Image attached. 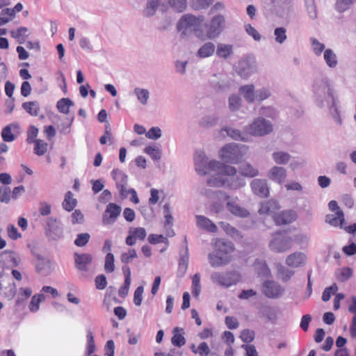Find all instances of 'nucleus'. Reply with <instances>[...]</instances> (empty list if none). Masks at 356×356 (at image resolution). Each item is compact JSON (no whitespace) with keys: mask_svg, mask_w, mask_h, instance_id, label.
Returning <instances> with one entry per match:
<instances>
[{"mask_svg":"<svg viewBox=\"0 0 356 356\" xmlns=\"http://www.w3.org/2000/svg\"><path fill=\"white\" fill-rule=\"evenodd\" d=\"M316 100L320 106H324L325 103L329 106L330 114L338 125L342 124L338 104L339 101L334 98L332 88L327 80H321L315 88Z\"/></svg>","mask_w":356,"mask_h":356,"instance_id":"f257e3e1","label":"nucleus"},{"mask_svg":"<svg viewBox=\"0 0 356 356\" xmlns=\"http://www.w3.org/2000/svg\"><path fill=\"white\" fill-rule=\"evenodd\" d=\"M204 19L205 18L202 15H195L191 13L184 14L177 23V31L181 38H188L193 35L201 41L202 27Z\"/></svg>","mask_w":356,"mask_h":356,"instance_id":"f03ea898","label":"nucleus"},{"mask_svg":"<svg viewBox=\"0 0 356 356\" xmlns=\"http://www.w3.org/2000/svg\"><path fill=\"white\" fill-rule=\"evenodd\" d=\"M214 248L215 250L208 255L209 262L212 267L224 266L231 262L234 250L232 242L217 239Z\"/></svg>","mask_w":356,"mask_h":356,"instance_id":"7ed1b4c3","label":"nucleus"},{"mask_svg":"<svg viewBox=\"0 0 356 356\" xmlns=\"http://www.w3.org/2000/svg\"><path fill=\"white\" fill-rule=\"evenodd\" d=\"M225 29V17L220 14L213 16L208 23H202L201 41L218 38Z\"/></svg>","mask_w":356,"mask_h":356,"instance_id":"20e7f679","label":"nucleus"},{"mask_svg":"<svg viewBox=\"0 0 356 356\" xmlns=\"http://www.w3.org/2000/svg\"><path fill=\"white\" fill-rule=\"evenodd\" d=\"M248 147L244 145L227 144L219 152L220 158L227 163H238L246 154Z\"/></svg>","mask_w":356,"mask_h":356,"instance_id":"39448f33","label":"nucleus"},{"mask_svg":"<svg viewBox=\"0 0 356 356\" xmlns=\"http://www.w3.org/2000/svg\"><path fill=\"white\" fill-rule=\"evenodd\" d=\"M244 131L250 136L261 137L273 131V124L263 117H257L244 128Z\"/></svg>","mask_w":356,"mask_h":356,"instance_id":"423d86ee","label":"nucleus"},{"mask_svg":"<svg viewBox=\"0 0 356 356\" xmlns=\"http://www.w3.org/2000/svg\"><path fill=\"white\" fill-rule=\"evenodd\" d=\"M194 163L196 172L200 175L208 174L209 170H218L222 166V163L216 160L209 161L203 152H196L194 155Z\"/></svg>","mask_w":356,"mask_h":356,"instance_id":"0eeeda50","label":"nucleus"},{"mask_svg":"<svg viewBox=\"0 0 356 356\" xmlns=\"http://www.w3.org/2000/svg\"><path fill=\"white\" fill-rule=\"evenodd\" d=\"M218 170H220L225 176V188L238 190L245 185V180L236 175V168L222 163V166Z\"/></svg>","mask_w":356,"mask_h":356,"instance_id":"6e6552de","label":"nucleus"},{"mask_svg":"<svg viewBox=\"0 0 356 356\" xmlns=\"http://www.w3.org/2000/svg\"><path fill=\"white\" fill-rule=\"evenodd\" d=\"M293 245L292 237L285 233L277 232L272 234L268 247L274 252L281 253L291 249Z\"/></svg>","mask_w":356,"mask_h":356,"instance_id":"1a4fd4ad","label":"nucleus"},{"mask_svg":"<svg viewBox=\"0 0 356 356\" xmlns=\"http://www.w3.org/2000/svg\"><path fill=\"white\" fill-rule=\"evenodd\" d=\"M210 278L216 285L229 288L240 281L241 275L236 271L213 272Z\"/></svg>","mask_w":356,"mask_h":356,"instance_id":"9d476101","label":"nucleus"},{"mask_svg":"<svg viewBox=\"0 0 356 356\" xmlns=\"http://www.w3.org/2000/svg\"><path fill=\"white\" fill-rule=\"evenodd\" d=\"M257 70V60L252 55H247L238 61L236 72L241 78L248 79Z\"/></svg>","mask_w":356,"mask_h":356,"instance_id":"9b49d317","label":"nucleus"},{"mask_svg":"<svg viewBox=\"0 0 356 356\" xmlns=\"http://www.w3.org/2000/svg\"><path fill=\"white\" fill-rule=\"evenodd\" d=\"M21 261L19 255L11 250L0 252V268L11 269L18 266Z\"/></svg>","mask_w":356,"mask_h":356,"instance_id":"f8f14e48","label":"nucleus"},{"mask_svg":"<svg viewBox=\"0 0 356 356\" xmlns=\"http://www.w3.org/2000/svg\"><path fill=\"white\" fill-rule=\"evenodd\" d=\"M121 213V207L115 203H109L103 214L102 222L108 225L115 222Z\"/></svg>","mask_w":356,"mask_h":356,"instance_id":"ddd939ff","label":"nucleus"},{"mask_svg":"<svg viewBox=\"0 0 356 356\" xmlns=\"http://www.w3.org/2000/svg\"><path fill=\"white\" fill-rule=\"evenodd\" d=\"M111 175L115 181L116 187L119 190L121 196L126 198L128 181L127 175L118 169H114L111 172Z\"/></svg>","mask_w":356,"mask_h":356,"instance_id":"4468645a","label":"nucleus"},{"mask_svg":"<svg viewBox=\"0 0 356 356\" xmlns=\"http://www.w3.org/2000/svg\"><path fill=\"white\" fill-rule=\"evenodd\" d=\"M283 291L282 286L275 281H266L263 284V292L268 298H277Z\"/></svg>","mask_w":356,"mask_h":356,"instance_id":"2eb2a0df","label":"nucleus"},{"mask_svg":"<svg viewBox=\"0 0 356 356\" xmlns=\"http://www.w3.org/2000/svg\"><path fill=\"white\" fill-rule=\"evenodd\" d=\"M35 270L37 273L43 275H49L54 269L53 264L51 261L45 257H43L39 254L35 257Z\"/></svg>","mask_w":356,"mask_h":356,"instance_id":"dca6fc26","label":"nucleus"},{"mask_svg":"<svg viewBox=\"0 0 356 356\" xmlns=\"http://www.w3.org/2000/svg\"><path fill=\"white\" fill-rule=\"evenodd\" d=\"M225 200L227 201V209L232 214L240 218H246L249 216V211L237 203V198H231L229 196V199Z\"/></svg>","mask_w":356,"mask_h":356,"instance_id":"f3484780","label":"nucleus"},{"mask_svg":"<svg viewBox=\"0 0 356 356\" xmlns=\"http://www.w3.org/2000/svg\"><path fill=\"white\" fill-rule=\"evenodd\" d=\"M212 88L216 92H223L229 90L230 87V81L225 75L213 74L210 80Z\"/></svg>","mask_w":356,"mask_h":356,"instance_id":"a211bd4d","label":"nucleus"},{"mask_svg":"<svg viewBox=\"0 0 356 356\" xmlns=\"http://www.w3.org/2000/svg\"><path fill=\"white\" fill-rule=\"evenodd\" d=\"M3 282L7 283L8 286L5 287L8 289V291L5 292V296L10 299L14 298L16 294V285L15 282H11V278L8 274L5 273L3 271L0 272V290L3 289Z\"/></svg>","mask_w":356,"mask_h":356,"instance_id":"6ab92c4d","label":"nucleus"},{"mask_svg":"<svg viewBox=\"0 0 356 356\" xmlns=\"http://www.w3.org/2000/svg\"><path fill=\"white\" fill-rule=\"evenodd\" d=\"M253 193L261 197H266L269 194V188L266 180L254 179L251 182Z\"/></svg>","mask_w":356,"mask_h":356,"instance_id":"aec40b11","label":"nucleus"},{"mask_svg":"<svg viewBox=\"0 0 356 356\" xmlns=\"http://www.w3.org/2000/svg\"><path fill=\"white\" fill-rule=\"evenodd\" d=\"M296 219V213L292 210L284 211L273 216V220L277 225L290 224Z\"/></svg>","mask_w":356,"mask_h":356,"instance_id":"412c9836","label":"nucleus"},{"mask_svg":"<svg viewBox=\"0 0 356 356\" xmlns=\"http://www.w3.org/2000/svg\"><path fill=\"white\" fill-rule=\"evenodd\" d=\"M76 267L81 271H87L92 262V256L89 254H74Z\"/></svg>","mask_w":356,"mask_h":356,"instance_id":"4be33fe9","label":"nucleus"},{"mask_svg":"<svg viewBox=\"0 0 356 356\" xmlns=\"http://www.w3.org/2000/svg\"><path fill=\"white\" fill-rule=\"evenodd\" d=\"M268 177L279 184H282L286 178V170L283 167L273 166L268 173Z\"/></svg>","mask_w":356,"mask_h":356,"instance_id":"5701e85b","label":"nucleus"},{"mask_svg":"<svg viewBox=\"0 0 356 356\" xmlns=\"http://www.w3.org/2000/svg\"><path fill=\"white\" fill-rule=\"evenodd\" d=\"M196 224L198 228L208 232L216 233L218 231L217 226L208 218L202 215L195 216Z\"/></svg>","mask_w":356,"mask_h":356,"instance_id":"b1692460","label":"nucleus"},{"mask_svg":"<svg viewBox=\"0 0 356 356\" xmlns=\"http://www.w3.org/2000/svg\"><path fill=\"white\" fill-rule=\"evenodd\" d=\"M216 53V45L211 41L203 43L196 52V57L203 59L212 56Z\"/></svg>","mask_w":356,"mask_h":356,"instance_id":"393cba45","label":"nucleus"},{"mask_svg":"<svg viewBox=\"0 0 356 356\" xmlns=\"http://www.w3.org/2000/svg\"><path fill=\"white\" fill-rule=\"evenodd\" d=\"M216 54L220 58L228 60L234 55V46L231 44L218 43L216 47Z\"/></svg>","mask_w":356,"mask_h":356,"instance_id":"a878e982","label":"nucleus"},{"mask_svg":"<svg viewBox=\"0 0 356 356\" xmlns=\"http://www.w3.org/2000/svg\"><path fill=\"white\" fill-rule=\"evenodd\" d=\"M200 193L202 195L210 200H223L229 199V195L222 191L213 190L210 188L204 187L201 189Z\"/></svg>","mask_w":356,"mask_h":356,"instance_id":"bb28decb","label":"nucleus"},{"mask_svg":"<svg viewBox=\"0 0 356 356\" xmlns=\"http://www.w3.org/2000/svg\"><path fill=\"white\" fill-rule=\"evenodd\" d=\"M19 127L17 124H10L5 127L1 131V137L5 142H12L15 140Z\"/></svg>","mask_w":356,"mask_h":356,"instance_id":"cd10ccee","label":"nucleus"},{"mask_svg":"<svg viewBox=\"0 0 356 356\" xmlns=\"http://www.w3.org/2000/svg\"><path fill=\"white\" fill-rule=\"evenodd\" d=\"M306 256L304 253L296 252L289 255L286 264L291 267L297 268L305 264Z\"/></svg>","mask_w":356,"mask_h":356,"instance_id":"c85d7f7f","label":"nucleus"},{"mask_svg":"<svg viewBox=\"0 0 356 356\" xmlns=\"http://www.w3.org/2000/svg\"><path fill=\"white\" fill-rule=\"evenodd\" d=\"M49 236L53 240H58L63 236V229L56 220L49 218L47 222Z\"/></svg>","mask_w":356,"mask_h":356,"instance_id":"c756f323","label":"nucleus"},{"mask_svg":"<svg viewBox=\"0 0 356 356\" xmlns=\"http://www.w3.org/2000/svg\"><path fill=\"white\" fill-rule=\"evenodd\" d=\"M280 209V206L277 201L270 200L263 202L259 210V213L261 215H276L275 212Z\"/></svg>","mask_w":356,"mask_h":356,"instance_id":"7c9ffc66","label":"nucleus"},{"mask_svg":"<svg viewBox=\"0 0 356 356\" xmlns=\"http://www.w3.org/2000/svg\"><path fill=\"white\" fill-rule=\"evenodd\" d=\"M239 92L248 103L252 104L256 102V90L252 84H248L239 88Z\"/></svg>","mask_w":356,"mask_h":356,"instance_id":"2f4dec72","label":"nucleus"},{"mask_svg":"<svg viewBox=\"0 0 356 356\" xmlns=\"http://www.w3.org/2000/svg\"><path fill=\"white\" fill-rule=\"evenodd\" d=\"M216 174L211 175L209 177L207 181V185L210 187H224L225 188V180L224 175L220 170H213Z\"/></svg>","mask_w":356,"mask_h":356,"instance_id":"473e14b6","label":"nucleus"},{"mask_svg":"<svg viewBox=\"0 0 356 356\" xmlns=\"http://www.w3.org/2000/svg\"><path fill=\"white\" fill-rule=\"evenodd\" d=\"M238 171L242 176L248 177H254L259 175V170L249 163H242Z\"/></svg>","mask_w":356,"mask_h":356,"instance_id":"72a5a7b5","label":"nucleus"},{"mask_svg":"<svg viewBox=\"0 0 356 356\" xmlns=\"http://www.w3.org/2000/svg\"><path fill=\"white\" fill-rule=\"evenodd\" d=\"M134 94L141 105L146 106L147 104L150 97L149 91L147 89L136 87L134 90Z\"/></svg>","mask_w":356,"mask_h":356,"instance_id":"f704fd0d","label":"nucleus"},{"mask_svg":"<svg viewBox=\"0 0 356 356\" xmlns=\"http://www.w3.org/2000/svg\"><path fill=\"white\" fill-rule=\"evenodd\" d=\"M161 0H147L146 6L143 10V15L147 17H152L155 15Z\"/></svg>","mask_w":356,"mask_h":356,"instance_id":"c9c22d12","label":"nucleus"},{"mask_svg":"<svg viewBox=\"0 0 356 356\" xmlns=\"http://www.w3.org/2000/svg\"><path fill=\"white\" fill-rule=\"evenodd\" d=\"M343 221L344 218L342 211H337L334 214H327L325 217V222L335 227L341 226Z\"/></svg>","mask_w":356,"mask_h":356,"instance_id":"e433bc0d","label":"nucleus"},{"mask_svg":"<svg viewBox=\"0 0 356 356\" xmlns=\"http://www.w3.org/2000/svg\"><path fill=\"white\" fill-rule=\"evenodd\" d=\"M242 106V99L239 95L232 94L228 97V108L230 111L236 112L240 110Z\"/></svg>","mask_w":356,"mask_h":356,"instance_id":"4c0bfd02","label":"nucleus"},{"mask_svg":"<svg viewBox=\"0 0 356 356\" xmlns=\"http://www.w3.org/2000/svg\"><path fill=\"white\" fill-rule=\"evenodd\" d=\"M291 155L284 151H277L272 154V158L274 162L278 165H285L291 159Z\"/></svg>","mask_w":356,"mask_h":356,"instance_id":"58836bf2","label":"nucleus"},{"mask_svg":"<svg viewBox=\"0 0 356 356\" xmlns=\"http://www.w3.org/2000/svg\"><path fill=\"white\" fill-rule=\"evenodd\" d=\"M168 6L177 13H183L187 9V0H166Z\"/></svg>","mask_w":356,"mask_h":356,"instance_id":"ea45409f","label":"nucleus"},{"mask_svg":"<svg viewBox=\"0 0 356 356\" xmlns=\"http://www.w3.org/2000/svg\"><path fill=\"white\" fill-rule=\"evenodd\" d=\"M324 60L327 65L330 68H335L338 64V60L336 54L331 49H327L324 51Z\"/></svg>","mask_w":356,"mask_h":356,"instance_id":"a19ab883","label":"nucleus"},{"mask_svg":"<svg viewBox=\"0 0 356 356\" xmlns=\"http://www.w3.org/2000/svg\"><path fill=\"white\" fill-rule=\"evenodd\" d=\"M27 32L28 29L26 27L22 26L17 30H11L10 31V34L13 38L17 40V42L19 44H22L28 37Z\"/></svg>","mask_w":356,"mask_h":356,"instance_id":"79ce46f5","label":"nucleus"},{"mask_svg":"<svg viewBox=\"0 0 356 356\" xmlns=\"http://www.w3.org/2000/svg\"><path fill=\"white\" fill-rule=\"evenodd\" d=\"M254 267L257 274L264 277H267L270 275V271L266 265V262L263 260H256L254 264Z\"/></svg>","mask_w":356,"mask_h":356,"instance_id":"37998d69","label":"nucleus"},{"mask_svg":"<svg viewBox=\"0 0 356 356\" xmlns=\"http://www.w3.org/2000/svg\"><path fill=\"white\" fill-rule=\"evenodd\" d=\"M76 204L77 200L73 197V193L71 191L67 192L62 204L63 209L67 211H71L76 206Z\"/></svg>","mask_w":356,"mask_h":356,"instance_id":"c03bdc74","label":"nucleus"},{"mask_svg":"<svg viewBox=\"0 0 356 356\" xmlns=\"http://www.w3.org/2000/svg\"><path fill=\"white\" fill-rule=\"evenodd\" d=\"M222 131H225L227 136L236 140H241L248 142V138L243 136L238 129L225 127L222 129Z\"/></svg>","mask_w":356,"mask_h":356,"instance_id":"a18cd8bd","label":"nucleus"},{"mask_svg":"<svg viewBox=\"0 0 356 356\" xmlns=\"http://www.w3.org/2000/svg\"><path fill=\"white\" fill-rule=\"evenodd\" d=\"M214 0H190L191 7L195 10H202L208 8Z\"/></svg>","mask_w":356,"mask_h":356,"instance_id":"49530a36","label":"nucleus"},{"mask_svg":"<svg viewBox=\"0 0 356 356\" xmlns=\"http://www.w3.org/2000/svg\"><path fill=\"white\" fill-rule=\"evenodd\" d=\"M74 106V102L69 98H62L58 101L56 107L59 112L68 114L70 107Z\"/></svg>","mask_w":356,"mask_h":356,"instance_id":"de8ad7c7","label":"nucleus"},{"mask_svg":"<svg viewBox=\"0 0 356 356\" xmlns=\"http://www.w3.org/2000/svg\"><path fill=\"white\" fill-rule=\"evenodd\" d=\"M305 7L309 17L314 20L318 17V10L314 0H305Z\"/></svg>","mask_w":356,"mask_h":356,"instance_id":"09e8293b","label":"nucleus"},{"mask_svg":"<svg viewBox=\"0 0 356 356\" xmlns=\"http://www.w3.org/2000/svg\"><path fill=\"white\" fill-rule=\"evenodd\" d=\"M182 330V329L179 327H175L173 329V336L171 339V342L175 346L181 347L186 343L184 337L181 334L177 333Z\"/></svg>","mask_w":356,"mask_h":356,"instance_id":"8fccbe9b","label":"nucleus"},{"mask_svg":"<svg viewBox=\"0 0 356 356\" xmlns=\"http://www.w3.org/2000/svg\"><path fill=\"white\" fill-rule=\"evenodd\" d=\"M14 18V11L11 8L3 9L0 13V26L5 25Z\"/></svg>","mask_w":356,"mask_h":356,"instance_id":"3c124183","label":"nucleus"},{"mask_svg":"<svg viewBox=\"0 0 356 356\" xmlns=\"http://www.w3.org/2000/svg\"><path fill=\"white\" fill-rule=\"evenodd\" d=\"M144 152L148 154L154 161H159L162 152L157 146H147L144 149Z\"/></svg>","mask_w":356,"mask_h":356,"instance_id":"603ef678","label":"nucleus"},{"mask_svg":"<svg viewBox=\"0 0 356 356\" xmlns=\"http://www.w3.org/2000/svg\"><path fill=\"white\" fill-rule=\"evenodd\" d=\"M23 108L31 115L37 116L39 114L40 106L36 102H28L22 104Z\"/></svg>","mask_w":356,"mask_h":356,"instance_id":"864d4df0","label":"nucleus"},{"mask_svg":"<svg viewBox=\"0 0 356 356\" xmlns=\"http://www.w3.org/2000/svg\"><path fill=\"white\" fill-rule=\"evenodd\" d=\"M200 274L195 273L192 278V294L195 297H198L201 291Z\"/></svg>","mask_w":356,"mask_h":356,"instance_id":"5fc2aeb1","label":"nucleus"},{"mask_svg":"<svg viewBox=\"0 0 356 356\" xmlns=\"http://www.w3.org/2000/svg\"><path fill=\"white\" fill-rule=\"evenodd\" d=\"M45 299V297L43 294H36L34 295L31 300L30 302L29 305V309L31 312H37L40 308V303L42 301H44Z\"/></svg>","mask_w":356,"mask_h":356,"instance_id":"6e6d98bb","label":"nucleus"},{"mask_svg":"<svg viewBox=\"0 0 356 356\" xmlns=\"http://www.w3.org/2000/svg\"><path fill=\"white\" fill-rule=\"evenodd\" d=\"M356 2V0H337L335 9L339 13H343L350 8L351 5Z\"/></svg>","mask_w":356,"mask_h":356,"instance_id":"4d7b16f0","label":"nucleus"},{"mask_svg":"<svg viewBox=\"0 0 356 356\" xmlns=\"http://www.w3.org/2000/svg\"><path fill=\"white\" fill-rule=\"evenodd\" d=\"M275 40L279 44H283L287 39L286 29L284 27H277L274 30Z\"/></svg>","mask_w":356,"mask_h":356,"instance_id":"13d9d810","label":"nucleus"},{"mask_svg":"<svg viewBox=\"0 0 356 356\" xmlns=\"http://www.w3.org/2000/svg\"><path fill=\"white\" fill-rule=\"evenodd\" d=\"M310 44L313 52L318 56H321L322 52L325 50V45L315 38H310Z\"/></svg>","mask_w":356,"mask_h":356,"instance_id":"bf43d9fd","label":"nucleus"},{"mask_svg":"<svg viewBox=\"0 0 356 356\" xmlns=\"http://www.w3.org/2000/svg\"><path fill=\"white\" fill-rule=\"evenodd\" d=\"M188 254L186 249L183 254H181L179 260V272L184 275L188 268Z\"/></svg>","mask_w":356,"mask_h":356,"instance_id":"052dcab7","label":"nucleus"},{"mask_svg":"<svg viewBox=\"0 0 356 356\" xmlns=\"http://www.w3.org/2000/svg\"><path fill=\"white\" fill-rule=\"evenodd\" d=\"M289 0H272L274 12L277 15H281L282 10L287 9L289 7Z\"/></svg>","mask_w":356,"mask_h":356,"instance_id":"680f3d73","label":"nucleus"},{"mask_svg":"<svg viewBox=\"0 0 356 356\" xmlns=\"http://www.w3.org/2000/svg\"><path fill=\"white\" fill-rule=\"evenodd\" d=\"M32 294V290L30 288H20L19 293L16 300L17 305L23 303Z\"/></svg>","mask_w":356,"mask_h":356,"instance_id":"e2e57ef3","label":"nucleus"},{"mask_svg":"<svg viewBox=\"0 0 356 356\" xmlns=\"http://www.w3.org/2000/svg\"><path fill=\"white\" fill-rule=\"evenodd\" d=\"M138 256L135 249H129L126 252L122 253L120 260L122 263L129 264Z\"/></svg>","mask_w":356,"mask_h":356,"instance_id":"0e129e2a","label":"nucleus"},{"mask_svg":"<svg viewBox=\"0 0 356 356\" xmlns=\"http://www.w3.org/2000/svg\"><path fill=\"white\" fill-rule=\"evenodd\" d=\"M271 95V92L268 88H261L256 90L255 98L256 101L261 102L268 98Z\"/></svg>","mask_w":356,"mask_h":356,"instance_id":"69168bd1","label":"nucleus"},{"mask_svg":"<svg viewBox=\"0 0 356 356\" xmlns=\"http://www.w3.org/2000/svg\"><path fill=\"white\" fill-rule=\"evenodd\" d=\"M114 255L111 252H108L105 257L104 269L107 273H112L115 270Z\"/></svg>","mask_w":356,"mask_h":356,"instance_id":"338daca9","label":"nucleus"},{"mask_svg":"<svg viewBox=\"0 0 356 356\" xmlns=\"http://www.w3.org/2000/svg\"><path fill=\"white\" fill-rule=\"evenodd\" d=\"M294 272L284 266H280L278 268V275L280 279L284 282H287L293 275Z\"/></svg>","mask_w":356,"mask_h":356,"instance_id":"774afa93","label":"nucleus"}]
</instances>
